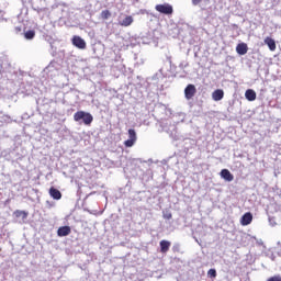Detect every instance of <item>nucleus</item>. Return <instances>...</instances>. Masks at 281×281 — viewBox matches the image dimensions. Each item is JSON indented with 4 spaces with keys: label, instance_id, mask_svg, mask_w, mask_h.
Instances as JSON below:
<instances>
[{
    "label": "nucleus",
    "instance_id": "nucleus-1",
    "mask_svg": "<svg viewBox=\"0 0 281 281\" xmlns=\"http://www.w3.org/2000/svg\"><path fill=\"white\" fill-rule=\"evenodd\" d=\"M74 120L75 122H80L82 120L86 126H91V123L93 122V115H91L89 112L78 111L74 114Z\"/></svg>",
    "mask_w": 281,
    "mask_h": 281
},
{
    "label": "nucleus",
    "instance_id": "nucleus-2",
    "mask_svg": "<svg viewBox=\"0 0 281 281\" xmlns=\"http://www.w3.org/2000/svg\"><path fill=\"white\" fill-rule=\"evenodd\" d=\"M136 142H137V132H135V130L133 128L128 130V139L124 142V146L126 148H133Z\"/></svg>",
    "mask_w": 281,
    "mask_h": 281
},
{
    "label": "nucleus",
    "instance_id": "nucleus-3",
    "mask_svg": "<svg viewBox=\"0 0 281 281\" xmlns=\"http://www.w3.org/2000/svg\"><path fill=\"white\" fill-rule=\"evenodd\" d=\"M155 9L157 12H160V14H172L175 12L172 5L168 3L157 4Z\"/></svg>",
    "mask_w": 281,
    "mask_h": 281
},
{
    "label": "nucleus",
    "instance_id": "nucleus-4",
    "mask_svg": "<svg viewBox=\"0 0 281 281\" xmlns=\"http://www.w3.org/2000/svg\"><path fill=\"white\" fill-rule=\"evenodd\" d=\"M194 95H196V86L190 83L184 89V98L187 100H192V98H194Z\"/></svg>",
    "mask_w": 281,
    "mask_h": 281
},
{
    "label": "nucleus",
    "instance_id": "nucleus-5",
    "mask_svg": "<svg viewBox=\"0 0 281 281\" xmlns=\"http://www.w3.org/2000/svg\"><path fill=\"white\" fill-rule=\"evenodd\" d=\"M72 45H75V47H78V49H87V42H85L82 37L78 35H75L72 37Z\"/></svg>",
    "mask_w": 281,
    "mask_h": 281
},
{
    "label": "nucleus",
    "instance_id": "nucleus-6",
    "mask_svg": "<svg viewBox=\"0 0 281 281\" xmlns=\"http://www.w3.org/2000/svg\"><path fill=\"white\" fill-rule=\"evenodd\" d=\"M252 221H254V215L251 214V212H247L241 216L240 225H243L244 227L247 225H251Z\"/></svg>",
    "mask_w": 281,
    "mask_h": 281
},
{
    "label": "nucleus",
    "instance_id": "nucleus-7",
    "mask_svg": "<svg viewBox=\"0 0 281 281\" xmlns=\"http://www.w3.org/2000/svg\"><path fill=\"white\" fill-rule=\"evenodd\" d=\"M48 192L52 199H54L55 201H60L63 199V193L60 192V190L54 187H50Z\"/></svg>",
    "mask_w": 281,
    "mask_h": 281
},
{
    "label": "nucleus",
    "instance_id": "nucleus-8",
    "mask_svg": "<svg viewBox=\"0 0 281 281\" xmlns=\"http://www.w3.org/2000/svg\"><path fill=\"white\" fill-rule=\"evenodd\" d=\"M223 98H225V92L223 91V89H217L213 91L212 99L214 100V102H221Z\"/></svg>",
    "mask_w": 281,
    "mask_h": 281
},
{
    "label": "nucleus",
    "instance_id": "nucleus-9",
    "mask_svg": "<svg viewBox=\"0 0 281 281\" xmlns=\"http://www.w3.org/2000/svg\"><path fill=\"white\" fill-rule=\"evenodd\" d=\"M159 245H160V252L168 254L171 243L169 240L162 239L160 240Z\"/></svg>",
    "mask_w": 281,
    "mask_h": 281
},
{
    "label": "nucleus",
    "instance_id": "nucleus-10",
    "mask_svg": "<svg viewBox=\"0 0 281 281\" xmlns=\"http://www.w3.org/2000/svg\"><path fill=\"white\" fill-rule=\"evenodd\" d=\"M248 50L249 48L247 47L246 43H240L236 46V52L237 54H239V56H245V54H247Z\"/></svg>",
    "mask_w": 281,
    "mask_h": 281
},
{
    "label": "nucleus",
    "instance_id": "nucleus-11",
    "mask_svg": "<svg viewBox=\"0 0 281 281\" xmlns=\"http://www.w3.org/2000/svg\"><path fill=\"white\" fill-rule=\"evenodd\" d=\"M221 177L225 181H234V175L228 169H222Z\"/></svg>",
    "mask_w": 281,
    "mask_h": 281
},
{
    "label": "nucleus",
    "instance_id": "nucleus-12",
    "mask_svg": "<svg viewBox=\"0 0 281 281\" xmlns=\"http://www.w3.org/2000/svg\"><path fill=\"white\" fill-rule=\"evenodd\" d=\"M69 234H71V227L69 226H61L58 228L57 231V236H69Z\"/></svg>",
    "mask_w": 281,
    "mask_h": 281
},
{
    "label": "nucleus",
    "instance_id": "nucleus-13",
    "mask_svg": "<svg viewBox=\"0 0 281 281\" xmlns=\"http://www.w3.org/2000/svg\"><path fill=\"white\" fill-rule=\"evenodd\" d=\"M133 15H126L125 19L122 22H120V25L122 27H128L133 25Z\"/></svg>",
    "mask_w": 281,
    "mask_h": 281
},
{
    "label": "nucleus",
    "instance_id": "nucleus-14",
    "mask_svg": "<svg viewBox=\"0 0 281 281\" xmlns=\"http://www.w3.org/2000/svg\"><path fill=\"white\" fill-rule=\"evenodd\" d=\"M265 44L268 45L270 52H276V40L271 37H266L265 38Z\"/></svg>",
    "mask_w": 281,
    "mask_h": 281
},
{
    "label": "nucleus",
    "instance_id": "nucleus-15",
    "mask_svg": "<svg viewBox=\"0 0 281 281\" xmlns=\"http://www.w3.org/2000/svg\"><path fill=\"white\" fill-rule=\"evenodd\" d=\"M245 98L248 102H254V100H256V91L251 89L246 90Z\"/></svg>",
    "mask_w": 281,
    "mask_h": 281
},
{
    "label": "nucleus",
    "instance_id": "nucleus-16",
    "mask_svg": "<svg viewBox=\"0 0 281 281\" xmlns=\"http://www.w3.org/2000/svg\"><path fill=\"white\" fill-rule=\"evenodd\" d=\"M34 36H36V32L34 30H29L24 33V38H26V41H32Z\"/></svg>",
    "mask_w": 281,
    "mask_h": 281
},
{
    "label": "nucleus",
    "instance_id": "nucleus-17",
    "mask_svg": "<svg viewBox=\"0 0 281 281\" xmlns=\"http://www.w3.org/2000/svg\"><path fill=\"white\" fill-rule=\"evenodd\" d=\"M14 216L15 218H27V212L25 211H21V210H16L14 211Z\"/></svg>",
    "mask_w": 281,
    "mask_h": 281
},
{
    "label": "nucleus",
    "instance_id": "nucleus-18",
    "mask_svg": "<svg viewBox=\"0 0 281 281\" xmlns=\"http://www.w3.org/2000/svg\"><path fill=\"white\" fill-rule=\"evenodd\" d=\"M101 19H103V21H106V20L111 19V11H109V10H103V11L101 12Z\"/></svg>",
    "mask_w": 281,
    "mask_h": 281
},
{
    "label": "nucleus",
    "instance_id": "nucleus-19",
    "mask_svg": "<svg viewBox=\"0 0 281 281\" xmlns=\"http://www.w3.org/2000/svg\"><path fill=\"white\" fill-rule=\"evenodd\" d=\"M207 276L209 278H216V269H210Z\"/></svg>",
    "mask_w": 281,
    "mask_h": 281
},
{
    "label": "nucleus",
    "instance_id": "nucleus-20",
    "mask_svg": "<svg viewBox=\"0 0 281 281\" xmlns=\"http://www.w3.org/2000/svg\"><path fill=\"white\" fill-rule=\"evenodd\" d=\"M172 249L175 252L179 254V252H181V245L176 244Z\"/></svg>",
    "mask_w": 281,
    "mask_h": 281
},
{
    "label": "nucleus",
    "instance_id": "nucleus-21",
    "mask_svg": "<svg viewBox=\"0 0 281 281\" xmlns=\"http://www.w3.org/2000/svg\"><path fill=\"white\" fill-rule=\"evenodd\" d=\"M203 0H192V3L194 4V5H199V3H201Z\"/></svg>",
    "mask_w": 281,
    "mask_h": 281
},
{
    "label": "nucleus",
    "instance_id": "nucleus-22",
    "mask_svg": "<svg viewBox=\"0 0 281 281\" xmlns=\"http://www.w3.org/2000/svg\"><path fill=\"white\" fill-rule=\"evenodd\" d=\"M168 218H172V215L170 214V215L168 216Z\"/></svg>",
    "mask_w": 281,
    "mask_h": 281
}]
</instances>
